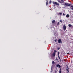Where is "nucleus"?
I'll return each mask as SVG.
<instances>
[{"mask_svg": "<svg viewBox=\"0 0 73 73\" xmlns=\"http://www.w3.org/2000/svg\"><path fill=\"white\" fill-rule=\"evenodd\" d=\"M65 5H66V6H67V7L70 6V5H72V3H65Z\"/></svg>", "mask_w": 73, "mask_h": 73, "instance_id": "obj_1", "label": "nucleus"}, {"mask_svg": "<svg viewBox=\"0 0 73 73\" xmlns=\"http://www.w3.org/2000/svg\"><path fill=\"white\" fill-rule=\"evenodd\" d=\"M52 3L53 4H55L56 5H58V6H60V5H59V4L57 3V2H52Z\"/></svg>", "mask_w": 73, "mask_h": 73, "instance_id": "obj_2", "label": "nucleus"}, {"mask_svg": "<svg viewBox=\"0 0 73 73\" xmlns=\"http://www.w3.org/2000/svg\"><path fill=\"white\" fill-rule=\"evenodd\" d=\"M58 42L60 43V44H62V41H61V40L60 39H59L58 40Z\"/></svg>", "mask_w": 73, "mask_h": 73, "instance_id": "obj_3", "label": "nucleus"}, {"mask_svg": "<svg viewBox=\"0 0 73 73\" xmlns=\"http://www.w3.org/2000/svg\"><path fill=\"white\" fill-rule=\"evenodd\" d=\"M63 30L64 31L66 30V26L65 25H64L63 26Z\"/></svg>", "mask_w": 73, "mask_h": 73, "instance_id": "obj_4", "label": "nucleus"}, {"mask_svg": "<svg viewBox=\"0 0 73 73\" xmlns=\"http://www.w3.org/2000/svg\"><path fill=\"white\" fill-rule=\"evenodd\" d=\"M69 68H68V67L67 66L66 69V70L68 71V73H69Z\"/></svg>", "mask_w": 73, "mask_h": 73, "instance_id": "obj_5", "label": "nucleus"}, {"mask_svg": "<svg viewBox=\"0 0 73 73\" xmlns=\"http://www.w3.org/2000/svg\"><path fill=\"white\" fill-rule=\"evenodd\" d=\"M52 57H54L55 56V52H53V54H52Z\"/></svg>", "mask_w": 73, "mask_h": 73, "instance_id": "obj_6", "label": "nucleus"}, {"mask_svg": "<svg viewBox=\"0 0 73 73\" xmlns=\"http://www.w3.org/2000/svg\"><path fill=\"white\" fill-rule=\"evenodd\" d=\"M56 67H58L59 68H61V66L60 65V64H58L56 65Z\"/></svg>", "mask_w": 73, "mask_h": 73, "instance_id": "obj_7", "label": "nucleus"}, {"mask_svg": "<svg viewBox=\"0 0 73 73\" xmlns=\"http://www.w3.org/2000/svg\"><path fill=\"white\" fill-rule=\"evenodd\" d=\"M70 16V15H69L67 14L66 15V17H67V18H68V17H69Z\"/></svg>", "mask_w": 73, "mask_h": 73, "instance_id": "obj_8", "label": "nucleus"}, {"mask_svg": "<svg viewBox=\"0 0 73 73\" xmlns=\"http://www.w3.org/2000/svg\"><path fill=\"white\" fill-rule=\"evenodd\" d=\"M72 25L71 24H69L68 25L69 27H72Z\"/></svg>", "mask_w": 73, "mask_h": 73, "instance_id": "obj_9", "label": "nucleus"}, {"mask_svg": "<svg viewBox=\"0 0 73 73\" xmlns=\"http://www.w3.org/2000/svg\"><path fill=\"white\" fill-rule=\"evenodd\" d=\"M55 20H54L52 21V23H55Z\"/></svg>", "mask_w": 73, "mask_h": 73, "instance_id": "obj_10", "label": "nucleus"}, {"mask_svg": "<svg viewBox=\"0 0 73 73\" xmlns=\"http://www.w3.org/2000/svg\"><path fill=\"white\" fill-rule=\"evenodd\" d=\"M52 3V1H50L49 2V4H51Z\"/></svg>", "mask_w": 73, "mask_h": 73, "instance_id": "obj_11", "label": "nucleus"}, {"mask_svg": "<svg viewBox=\"0 0 73 73\" xmlns=\"http://www.w3.org/2000/svg\"><path fill=\"white\" fill-rule=\"evenodd\" d=\"M59 73H61V69H60V70Z\"/></svg>", "mask_w": 73, "mask_h": 73, "instance_id": "obj_12", "label": "nucleus"}, {"mask_svg": "<svg viewBox=\"0 0 73 73\" xmlns=\"http://www.w3.org/2000/svg\"><path fill=\"white\" fill-rule=\"evenodd\" d=\"M52 64H54V61H52Z\"/></svg>", "mask_w": 73, "mask_h": 73, "instance_id": "obj_13", "label": "nucleus"}, {"mask_svg": "<svg viewBox=\"0 0 73 73\" xmlns=\"http://www.w3.org/2000/svg\"><path fill=\"white\" fill-rule=\"evenodd\" d=\"M46 5H48V1L46 2Z\"/></svg>", "mask_w": 73, "mask_h": 73, "instance_id": "obj_14", "label": "nucleus"}, {"mask_svg": "<svg viewBox=\"0 0 73 73\" xmlns=\"http://www.w3.org/2000/svg\"><path fill=\"white\" fill-rule=\"evenodd\" d=\"M58 58H59V59H60V56H58Z\"/></svg>", "mask_w": 73, "mask_h": 73, "instance_id": "obj_15", "label": "nucleus"}, {"mask_svg": "<svg viewBox=\"0 0 73 73\" xmlns=\"http://www.w3.org/2000/svg\"><path fill=\"white\" fill-rule=\"evenodd\" d=\"M70 9H72V10H73V7L72 8H70Z\"/></svg>", "mask_w": 73, "mask_h": 73, "instance_id": "obj_16", "label": "nucleus"}, {"mask_svg": "<svg viewBox=\"0 0 73 73\" xmlns=\"http://www.w3.org/2000/svg\"><path fill=\"white\" fill-rule=\"evenodd\" d=\"M61 0L62 2V3H64V0Z\"/></svg>", "mask_w": 73, "mask_h": 73, "instance_id": "obj_17", "label": "nucleus"}, {"mask_svg": "<svg viewBox=\"0 0 73 73\" xmlns=\"http://www.w3.org/2000/svg\"><path fill=\"white\" fill-rule=\"evenodd\" d=\"M59 14H60V15H62V13H59Z\"/></svg>", "mask_w": 73, "mask_h": 73, "instance_id": "obj_18", "label": "nucleus"}, {"mask_svg": "<svg viewBox=\"0 0 73 73\" xmlns=\"http://www.w3.org/2000/svg\"><path fill=\"white\" fill-rule=\"evenodd\" d=\"M60 23H59V22H58L57 23V25H59Z\"/></svg>", "mask_w": 73, "mask_h": 73, "instance_id": "obj_19", "label": "nucleus"}, {"mask_svg": "<svg viewBox=\"0 0 73 73\" xmlns=\"http://www.w3.org/2000/svg\"><path fill=\"white\" fill-rule=\"evenodd\" d=\"M56 61H57V60H58V59H57V58H56Z\"/></svg>", "mask_w": 73, "mask_h": 73, "instance_id": "obj_20", "label": "nucleus"}, {"mask_svg": "<svg viewBox=\"0 0 73 73\" xmlns=\"http://www.w3.org/2000/svg\"><path fill=\"white\" fill-rule=\"evenodd\" d=\"M54 52H57V51L56 50H54Z\"/></svg>", "mask_w": 73, "mask_h": 73, "instance_id": "obj_21", "label": "nucleus"}, {"mask_svg": "<svg viewBox=\"0 0 73 73\" xmlns=\"http://www.w3.org/2000/svg\"><path fill=\"white\" fill-rule=\"evenodd\" d=\"M67 54H69V53H67Z\"/></svg>", "mask_w": 73, "mask_h": 73, "instance_id": "obj_22", "label": "nucleus"}, {"mask_svg": "<svg viewBox=\"0 0 73 73\" xmlns=\"http://www.w3.org/2000/svg\"><path fill=\"white\" fill-rule=\"evenodd\" d=\"M58 56H59V52H58Z\"/></svg>", "mask_w": 73, "mask_h": 73, "instance_id": "obj_23", "label": "nucleus"}, {"mask_svg": "<svg viewBox=\"0 0 73 73\" xmlns=\"http://www.w3.org/2000/svg\"><path fill=\"white\" fill-rule=\"evenodd\" d=\"M58 1V2H59V3H60V2H61V1Z\"/></svg>", "mask_w": 73, "mask_h": 73, "instance_id": "obj_24", "label": "nucleus"}, {"mask_svg": "<svg viewBox=\"0 0 73 73\" xmlns=\"http://www.w3.org/2000/svg\"><path fill=\"white\" fill-rule=\"evenodd\" d=\"M63 3V2H62L60 1V3Z\"/></svg>", "mask_w": 73, "mask_h": 73, "instance_id": "obj_25", "label": "nucleus"}, {"mask_svg": "<svg viewBox=\"0 0 73 73\" xmlns=\"http://www.w3.org/2000/svg\"><path fill=\"white\" fill-rule=\"evenodd\" d=\"M63 16H65V14L63 13Z\"/></svg>", "mask_w": 73, "mask_h": 73, "instance_id": "obj_26", "label": "nucleus"}, {"mask_svg": "<svg viewBox=\"0 0 73 73\" xmlns=\"http://www.w3.org/2000/svg\"><path fill=\"white\" fill-rule=\"evenodd\" d=\"M71 7H73V6H71Z\"/></svg>", "mask_w": 73, "mask_h": 73, "instance_id": "obj_27", "label": "nucleus"}, {"mask_svg": "<svg viewBox=\"0 0 73 73\" xmlns=\"http://www.w3.org/2000/svg\"><path fill=\"white\" fill-rule=\"evenodd\" d=\"M54 41H55V42H56V41H57V40H54Z\"/></svg>", "mask_w": 73, "mask_h": 73, "instance_id": "obj_28", "label": "nucleus"}, {"mask_svg": "<svg viewBox=\"0 0 73 73\" xmlns=\"http://www.w3.org/2000/svg\"><path fill=\"white\" fill-rule=\"evenodd\" d=\"M58 50H59V49H60V48H59L58 49Z\"/></svg>", "mask_w": 73, "mask_h": 73, "instance_id": "obj_29", "label": "nucleus"}, {"mask_svg": "<svg viewBox=\"0 0 73 73\" xmlns=\"http://www.w3.org/2000/svg\"><path fill=\"white\" fill-rule=\"evenodd\" d=\"M60 22H62V21L60 20Z\"/></svg>", "mask_w": 73, "mask_h": 73, "instance_id": "obj_30", "label": "nucleus"}, {"mask_svg": "<svg viewBox=\"0 0 73 73\" xmlns=\"http://www.w3.org/2000/svg\"><path fill=\"white\" fill-rule=\"evenodd\" d=\"M52 69V68H51V70Z\"/></svg>", "mask_w": 73, "mask_h": 73, "instance_id": "obj_31", "label": "nucleus"}]
</instances>
